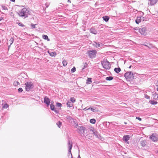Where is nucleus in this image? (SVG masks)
Here are the masks:
<instances>
[{
    "instance_id": "obj_1",
    "label": "nucleus",
    "mask_w": 158,
    "mask_h": 158,
    "mask_svg": "<svg viewBox=\"0 0 158 158\" xmlns=\"http://www.w3.org/2000/svg\"><path fill=\"white\" fill-rule=\"evenodd\" d=\"M29 11L26 8H23L19 12V14L20 16L25 17L26 18L28 17V14Z\"/></svg>"
},
{
    "instance_id": "obj_2",
    "label": "nucleus",
    "mask_w": 158,
    "mask_h": 158,
    "mask_svg": "<svg viewBox=\"0 0 158 158\" xmlns=\"http://www.w3.org/2000/svg\"><path fill=\"white\" fill-rule=\"evenodd\" d=\"M126 79L128 81H131L133 79V74L131 72H128L126 73L124 75Z\"/></svg>"
},
{
    "instance_id": "obj_3",
    "label": "nucleus",
    "mask_w": 158,
    "mask_h": 158,
    "mask_svg": "<svg viewBox=\"0 0 158 158\" xmlns=\"http://www.w3.org/2000/svg\"><path fill=\"white\" fill-rule=\"evenodd\" d=\"M102 64L103 67L106 69H109L110 68V63L106 60H103L102 61Z\"/></svg>"
},
{
    "instance_id": "obj_4",
    "label": "nucleus",
    "mask_w": 158,
    "mask_h": 158,
    "mask_svg": "<svg viewBox=\"0 0 158 158\" xmlns=\"http://www.w3.org/2000/svg\"><path fill=\"white\" fill-rule=\"evenodd\" d=\"M97 52L96 50H92L88 51V55L90 58H94L96 55Z\"/></svg>"
},
{
    "instance_id": "obj_5",
    "label": "nucleus",
    "mask_w": 158,
    "mask_h": 158,
    "mask_svg": "<svg viewBox=\"0 0 158 158\" xmlns=\"http://www.w3.org/2000/svg\"><path fill=\"white\" fill-rule=\"evenodd\" d=\"M25 85H26V89L27 91L29 90L33 86V83L31 82H27Z\"/></svg>"
},
{
    "instance_id": "obj_6",
    "label": "nucleus",
    "mask_w": 158,
    "mask_h": 158,
    "mask_svg": "<svg viewBox=\"0 0 158 158\" xmlns=\"http://www.w3.org/2000/svg\"><path fill=\"white\" fill-rule=\"evenodd\" d=\"M150 138L153 141H156L158 139V136L156 133H153L150 136Z\"/></svg>"
},
{
    "instance_id": "obj_7",
    "label": "nucleus",
    "mask_w": 158,
    "mask_h": 158,
    "mask_svg": "<svg viewBox=\"0 0 158 158\" xmlns=\"http://www.w3.org/2000/svg\"><path fill=\"white\" fill-rule=\"evenodd\" d=\"M147 28L145 27H143L139 29V32L142 35H145L147 34Z\"/></svg>"
},
{
    "instance_id": "obj_8",
    "label": "nucleus",
    "mask_w": 158,
    "mask_h": 158,
    "mask_svg": "<svg viewBox=\"0 0 158 158\" xmlns=\"http://www.w3.org/2000/svg\"><path fill=\"white\" fill-rule=\"evenodd\" d=\"M51 103V104L50 105L51 109L52 110L54 111L56 113H58V110H57V108H55V106L53 105L52 104L54 103L53 101H52Z\"/></svg>"
},
{
    "instance_id": "obj_9",
    "label": "nucleus",
    "mask_w": 158,
    "mask_h": 158,
    "mask_svg": "<svg viewBox=\"0 0 158 158\" xmlns=\"http://www.w3.org/2000/svg\"><path fill=\"white\" fill-rule=\"evenodd\" d=\"M83 110H90L91 111H93V112H95V111H98V110L95 107H91V108H88L87 109L86 108L83 109Z\"/></svg>"
},
{
    "instance_id": "obj_10",
    "label": "nucleus",
    "mask_w": 158,
    "mask_h": 158,
    "mask_svg": "<svg viewBox=\"0 0 158 158\" xmlns=\"http://www.w3.org/2000/svg\"><path fill=\"white\" fill-rule=\"evenodd\" d=\"M158 0H149L148 5L150 6L154 5L158 2Z\"/></svg>"
},
{
    "instance_id": "obj_11",
    "label": "nucleus",
    "mask_w": 158,
    "mask_h": 158,
    "mask_svg": "<svg viewBox=\"0 0 158 158\" xmlns=\"http://www.w3.org/2000/svg\"><path fill=\"white\" fill-rule=\"evenodd\" d=\"M50 99L47 97H45L44 98V102L47 105L48 107L50 103Z\"/></svg>"
},
{
    "instance_id": "obj_12",
    "label": "nucleus",
    "mask_w": 158,
    "mask_h": 158,
    "mask_svg": "<svg viewBox=\"0 0 158 158\" xmlns=\"http://www.w3.org/2000/svg\"><path fill=\"white\" fill-rule=\"evenodd\" d=\"M130 137L129 136L127 135H125L123 137V139L124 141H125L127 143H129L127 141L130 139Z\"/></svg>"
},
{
    "instance_id": "obj_13",
    "label": "nucleus",
    "mask_w": 158,
    "mask_h": 158,
    "mask_svg": "<svg viewBox=\"0 0 158 158\" xmlns=\"http://www.w3.org/2000/svg\"><path fill=\"white\" fill-rule=\"evenodd\" d=\"M68 147L69 148V151L71 153V150L72 147V143L69 140L68 141Z\"/></svg>"
},
{
    "instance_id": "obj_14",
    "label": "nucleus",
    "mask_w": 158,
    "mask_h": 158,
    "mask_svg": "<svg viewBox=\"0 0 158 158\" xmlns=\"http://www.w3.org/2000/svg\"><path fill=\"white\" fill-rule=\"evenodd\" d=\"M89 133L92 134V135L91 136H90V135L89 136V137H92V136H94V135H95V136H96V137H97V132H94L93 130H90Z\"/></svg>"
},
{
    "instance_id": "obj_15",
    "label": "nucleus",
    "mask_w": 158,
    "mask_h": 158,
    "mask_svg": "<svg viewBox=\"0 0 158 158\" xmlns=\"http://www.w3.org/2000/svg\"><path fill=\"white\" fill-rule=\"evenodd\" d=\"M141 17H138L135 20V22L137 24H138L139 23L141 22Z\"/></svg>"
},
{
    "instance_id": "obj_16",
    "label": "nucleus",
    "mask_w": 158,
    "mask_h": 158,
    "mask_svg": "<svg viewBox=\"0 0 158 158\" xmlns=\"http://www.w3.org/2000/svg\"><path fill=\"white\" fill-rule=\"evenodd\" d=\"M90 31L91 33H93L94 34H96L97 33V31L93 28H91L90 30Z\"/></svg>"
},
{
    "instance_id": "obj_17",
    "label": "nucleus",
    "mask_w": 158,
    "mask_h": 158,
    "mask_svg": "<svg viewBox=\"0 0 158 158\" xmlns=\"http://www.w3.org/2000/svg\"><path fill=\"white\" fill-rule=\"evenodd\" d=\"M56 105L57 106L59 107L58 108H57V109L58 110H61V106H62V104L59 102H57L56 103Z\"/></svg>"
},
{
    "instance_id": "obj_18",
    "label": "nucleus",
    "mask_w": 158,
    "mask_h": 158,
    "mask_svg": "<svg viewBox=\"0 0 158 158\" xmlns=\"http://www.w3.org/2000/svg\"><path fill=\"white\" fill-rule=\"evenodd\" d=\"M43 38L44 40H47L48 41H50V39L48 38V36L46 35H42Z\"/></svg>"
},
{
    "instance_id": "obj_19",
    "label": "nucleus",
    "mask_w": 158,
    "mask_h": 158,
    "mask_svg": "<svg viewBox=\"0 0 158 158\" xmlns=\"http://www.w3.org/2000/svg\"><path fill=\"white\" fill-rule=\"evenodd\" d=\"M67 105L68 107H70L73 106V104L70 102L68 101L67 103Z\"/></svg>"
},
{
    "instance_id": "obj_20",
    "label": "nucleus",
    "mask_w": 158,
    "mask_h": 158,
    "mask_svg": "<svg viewBox=\"0 0 158 158\" xmlns=\"http://www.w3.org/2000/svg\"><path fill=\"white\" fill-rule=\"evenodd\" d=\"M114 71L117 73H118L121 71V69L120 68H115Z\"/></svg>"
},
{
    "instance_id": "obj_21",
    "label": "nucleus",
    "mask_w": 158,
    "mask_h": 158,
    "mask_svg": "<svg viewBox=\"0 0 158 158\" xmlns=\"http://www.w3.org/2000/svg\"><path fill=\"white\" fill-rule=\"evenodd\" d=\"M103 18L106 22H107L109 19V17L108 16H103Z\"/></svg>"
},
{
    "instance_id": "obj_22",
    "label": "nucleus",
    "mask_w": 158,
    "mask_h": 158,
    "mask_svg": "<svg viewBox=\"0 0 158 158\" xmlns=\"http://www.w3.org/2000/svg\"><path fill=\"white\" fill-rule=\"evenodd\" d=\"M92 82L91 78H88L87 80L86 84H90Z\"/></svg>"
},
{
    "instance_id": "obj_23",
    "label": "nucleus",
    "mask_w": 158,
    "mask_h": 158,
    "mask_svg": "<svg viewBox=\"0 0 158 158\" xmlns=\"http://www.w3.org/2000/svg\"><path fill=\"white\" fill-rule=\"evenodd\" d=\"M62 64L63 66H66L68 64L67 61L65 60H63V61H62Z\"/></svg>"
},
{
    "instance_id": "obj_24",
    "label": "nucleus",
    "mask_w": 158,
    "mask_h": 158,
    "mask_svg": "<svg viewBox=\"0 0 158 158\" xmlns=\"http://www.w3.org/2000/svg\"><path fill=\"white\" fill-rule=\"evenodd\" d=\"M149 102L152 105H156L157 103L156 101L154 100H150Z\"/></svg>"
},
{
    "instance_id": "obj_25",
    "label": "nucleus",
    "mask_w": 158,
    "mask_h": 158,
    "mask_svg": "<svg viewBox=\"0 0 158 158\" xmlns=\"http://www.w3.org/2000/svg\"><path fill=\"white\" fill-rule=\"evenodd\" d=\"M50 55L52 56H55L56 55V53L55 52H52L49 53Z\"/></svg>"
},
{
    "instance_id": "obj_26",
    "label": "nucleus",
    "mask_w": 158,
    "mask_h": 158,
    "mask_svg": "<svg viewBox=\"0 0 158 158\" xmlns=\"http://www.w3.org/2000/svg\"><path fill=\"white\" fill-rule=\"evenodd\" d=\"M96 120L95 119H91L90 120V122L92 124H94L96 123Z\"/></svg>"
},
{
    "instance_id": "obj_27",
    "label": "nucleus",
    "mask_w": 158,
    "mask_h": 158,
    "mask_svg": "<svg viewBox=\"0 0 158 158\" xmlns=\"http://www.w3.org/2000/svg\"><path fill=\"white\" fill-rule=\"evenodd\" d=\"M141 145L143 147L144 146H145L146 144V141H142L141 142Z\"/></svg>"
},
{
    "instance_id": "obj_28",
    "label": "nucleus",
    "mask_w": 158,
    "mask_h": 158,
    "mask_svg": "<svg viewBox=\"0 0 158 158\" xmlns=\"http://www.w3.org/2000/svg\"><path fill=\"white\" fill-rule=\"evenodd\" d=\"M113 79V77L111 76L107 77L106 78V79L107 81H110Z\"/></svg>"
},
{
    "instance_id": "obj_29",
    "label": "nucleus",
    "mask_w": 158,
    "mask_h": 158,
    "mask_svg": "<svg viewBox=\"0 0 158 158\" xmlns=\"http://www.w3.org/2000/svg\"><path fill=\"white\" fill-rule=\"evenodd\" d=\"M56 125L59 128H60V127L62 125V123L59 121L56 123Z\"/></svg>"
},
{
    "instance_id": "obj_30",
    "label": "nucleus",
    "mask_w": 158,
    "mask_h": 158,
    "mask_svg": "<svg viewBox=\"0 0 158 158\" xmlns=\"http://www.w3.org/2000/svg\"><path fill=\"white\" fill-rule=\"evenodd\" d=\"M19 82L17 81H14V82L13 83V85L15 86H17V85H19Z\"/></svg>"
},
{
    "instance_id": "obj_31",
    "label": "nucleus",
    "mask_w": 158,
    "mask_h": 158,
    "mask_svg": "<svg viewBox=\"0 0 158 158\" xmlns=\"http://www.w3.org/2000/svg\"><path fill=\"white\" fill-rule=\"evenodd\" d=\"M9 107V106L6 103L4 105H3V107H2V108L3 109H5V108H8Z\"/></svg>"
},
{
    "instance_id": "obj_32",
    "label": "nucleus",
    "mask_w": 158,
    "mask_h": 158,
    "mask_svg": "<svg viewBox=\"0 0 158 158\" xmlns=\"http://www.w3.org/2000/svg\"><path fill=\"white\" fill-rule=\"evenodd\" d=\"M70 101L72 102V103H73L75 102L76 99L74 98H70Z\"/></svg>"
},
{
    "instance_id": "obj_33",
    "label": "nucleus",
    "mask_w": 158,
    "mask_h": 158,
    "mask_svg": "<svg viewBox=\"0 0 158 158\" xmlns=\"http://www.w3.org/2000/svg\"><path fill=\"white\" fill-rule=\"evenodd\" d=\"M94 45L97 48H98V47H100V44L98 43L95 42Z\"/></svg>"
},
{
    "instance_id": "obj_34",
    "label": "nucleus",
    "mask_w": 158,
    "mask_h": 158,
    "mask_svg": "<svg viewBox=\"0 0 158 158\" xmlns=\"http://www.w3.org/2000/svg\"><path fill=\"white\" fill-rule=\"evenodd\" d=\"M76 71V69L75 67H74L71 70L72 73H74Z\"/></svg>"
},
{
    "instance_id": "obj_35",
    "label": "nucleus",
    "mask_w": 158,
    "mask_h": 158,
    "mask_svg": "<svg viewBox=\"0 0 158 158\" xmlns=\"http://www.w3.org/2000/svg\"><path fill=\"white\" fill-rule=\"evenodd\" d=\"M17 24H18L19 26L21 27H23L24 26V25L23 23H17Z\"/></svg>"
},
{
    "instance_id": "obj_36",
    "label": "nucleus",
    "mask_w": 158,
    "mask_h": 158,
    "mask_svg": "<svg viewBox=\"0 0 158 158\" xmlns=\"http://www.w3.org/2000/svg\"><path fill=\"white\" fill-rule=\"evenodd\" d=\"M14 40L13 38H11L9 41L10 42V45L12 44V43L13 42Z\"/></svg>"
},
{
    "instance_id": "obj_37",
    "label": "nucleus",
    "mask_w": 158,
    "mask_h": 158,
    "mask_svg": "<svg viewBox=\"0 0 158 158\" xmlns=\"http://www.w3.org/2000/svg\"><path fill=\"white\" fill-rule=\"evenodd\" d=\"M2 8L3 9V10H8L7 7L5 6H2Z\"/></svg>"
},
{
    "instance_id": "obj_38",
    "label": "nucleus",
    "mask_w": 158,
    "mask_h": 158,
    "mask_svg": "<svg viewBox=\"0 0 158 158\" xmlns=\"http://www.w3.org/2000/svg\"><path fill=\"white\" fill-rule=\"evenodd\" d=\"M155 99H158V94H157L156 93H155Z\"/></svg>"
},
{
    "instance_id": "obj_39",
    "label": "nucleus",
    "mask_w": 158,
    "mask_h": 158,
    "mask_svg": "<svg viewBox=\"0 0 158 158\" xmlns=\"http://www.w3.org/2000/svg\"><path fill=\"white\" fill-rule=\"evenodd\" d=\"M18 91L19 92H22L23 91V89L22 88H20L18 89Z\"/></svg>"
},
{
    "instance_id": "obj_40",
    "label": "nucleus",
    "mask_w": 158,
    "mask_h": 158,
    "mask_svg": "<svg viewBox=\"0 0 158 158\" xmlns=\"http://www.w3.org/2000/svg\"><path fill=\"white\" fill-rule=\"evenodd\" d=\"M36 25V24H32L31 25V27L32 28H35V25Z\"/></svg>"
},
{
    "instance_id": "obj_41",
    "label": "nucleus",
    "mask_w": 158,
    "mask_h": 158,
    "mask_svg": "<svg viewBox=\"0 0 158 158\" xmlns=\"http://www.w3.org/2000/svg\"><path fill=\"white\" fill-rule=\"evenodd\" d=\"M90 133V131H89V132H88V138L89 139H90V138H91V137H89V135L91 136V135H92V134H90V133Z\"/></svg>"
},
{
    "instance_id": "obj_42",
    "label": "nucleus",
    "mask_w": 158,
    "mask_h": 158,
    "mask_svg": "<svg viewBox=\"0 0 158 158\" xmlns=\"http://www.w3.org/2000/svg\"><path fill=\"white\" fill-rule=\"evenodd\" d=\"M136 119H138L139 121H141V119L139 117H136Z\"/></svg>"
},
{
    "instance_id": "obj_43",
    "label": "nucleus",
    "mask_w": 158,
    "mask_h": 158,
    "mask_svg": "<svg viewBox=\"0 0 158 158\" xmlns=\"http://www.w3.org/2000/svg\"><path fill=\"white\" fill-rule=\"evenodd\" d=\"M156 86H158V80L157 81L156 83Z\"/></svg>"
},
{
    "instance_id": "obj_44",
    "label": "nucleus",
    "mask_w": 158,
    "mask_h": 158,
    "mask_svg": "<svg viewBox=\"0 0 158 158\" xmlns=\"http://www.w3.org/2000/svg\"><path fill=\"white\" fill-rule=\"evenodd\" d=\"M68 2H69V3H70L71 2V1H70V0H68Z\"/></svg>"
},
{
    "instance_id": "obj_45",
    "label": "nucleus",
    "mask_w": 158,
    "mask_h": 158,
    "mask_svg": "<svg viewBox=\"0 0 158 158\" xmlns=\"http://www.w3.org/2000/svg\"><path fill=\"white\" fill-rule=\"evenodd\" d=\"M2 19H3V18L1 17V19H0V21H1Z\"/></svg>"
},
{
    "instance_id": "obj_46",
    "label": "nucleus",
    "mask_w": 158,
    "mask_h": 158,
    "mask_svg": "<svg viewBox=\"0 0 158 158\" xmlns=\"http://www.w3.org/2000/svg\"><path fill=\"white\" fill-rule=\"evenodd\" d=\"M11 1L14 2L15 1V0H10Z\"/></svg>"
},
{
    "instance_id": "obj_47",
    "label": "nucleus",
    "mask_w": 158,
    "mask_h": 158,
    "mask_svg": "<svg viewBox=\"0 0 158 158\" xmlns=\"http://www.w3.org/2000/svg\"><path fill=\"white\" fill-rule=\"evenodd\" d=\"M157 90L158 91V87L157 88Z\"/></svg>"
},
{
    "instance_id": "obj_48",
    "label": "nucleus",
    "mask_w": 158,
    "mask_h": 158,
    "mask_svg": "<svg viewBox=\"0 0 158 158\" xmlns=\"http://www.w3.org/2000/svg\"><path fill=\"white\" fill-rule=\"evenodd\" d=\"M124 124H127V123L126 122H124Z\"/></svg>"
},
{
    "instance_id": "obj_49",
    "label": "nucleus",
    "mask_w": 158,
    "mask_h": 158,
    "mask_svg": "<svg viewBox=\"0 0 158 158\" xmlns=\"http://www.w3.org/2000/svg\"><path fill=\"white\" fill-rule=\"evenodd\" d=\"M134 29L135 30H136V29H135V28H134Z\"/></svg>"
}]
</instances>
